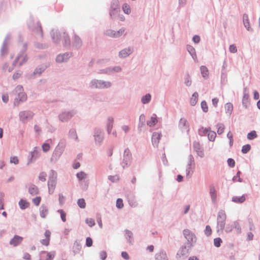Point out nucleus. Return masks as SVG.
Returning <instances> with one entry per match:
<instances>
[{
	"label": "nucleus",
	"mask_w": 260,
	"mask_h": 260,
	"mask_svg": "<svg viewBox=\"0 0 260 260\" xmlns=\"http://www.w3.org/2000/svg\"><path fill=\"white\" fill-rule=\"evenodd\" d=\"M51 37L54 43L58 44L62 39V44L64 47L69 48L71 46V41L69 35L64 29L60 30L52 29L50 32Z\"/></svg>",
	"instance_id": "1"
},
{
	"label": "nucleus",
	"mask_w": 260,
	"mask_h": 260,
	"mask_svg": "<svg viewBox=\"0 0 260 260\" xmlns=\"http://www.w3.org/2000/svg\"><path fill=\"white\" fill-rule=\"evenodd\" d=\"M67 145V141L65 139H61L58 145L55 148L52 155L50 158V161L53 163H56L62 154Z\"/></svg>",
	"instance_id": "2"
},
{
	"label": "nucleus",
	"mask_w": 260,
	"mask_h": 260,
	"mask_svg": "<svg viewBox=\"0 0 260 260\" xmlns=\"http://www.w3.org/2000/svg\"><path fill=\"white\" fill-rule=\"evenodd\" d=\"M112 85V83L109 81H105L93 79L91 80L89 83V87L90 89H108Z\"/></svg>",
	"instance_id": "3"
},
{
	"label": "nucleus",
	"mask_w": 260,
	"mask_h": 260,
	"mask_svg": "<svg viewBox=\"0 0 260 260\" xmlns=\"http://www.w3.org/2000/svg\"><path fill=\"white\" fill-rule=\"evenodd\" d=\"M226 216L225 211L223 210H220L218 211L217 217V233L219 235L223 233L225 225V220Z\"/></svg>",
	"instance_id": "4"
},
{
	"label": "nucleus",
	"mask_w": 260,
	"mask_h": 260,
	"mask_svg": "<svg viewBox=\"0 0 260 260\" xmlns=\"http://www.w3.org/2000/svg\"><path fill=\"white\" fill-rule=\"evenodd\" d=\"M57 172L53 170H51L49 174V178L47 183L48 193L50 194H53L54 191L57 183Z\"/></svg>",
	"instance_id": "5"
},
{
	"label": "nucleus",
	"mask_w": 260,
	"mask_h": 260,
	"mask_svg": "<svg viewBox=\"0 0 260 260\" xmlns=\"http://www.w3.org/2000/svg\"><path fill=\"white\" fill-rule=\"evenodd\" d=\"M93 137L95 145L101 146L105 138V134L103 131L100 128L95 127L93 129Z\"/></svg>",
	"instance_id": "6"
},
{
	"label": "nucleus",
	"mask_w": 260,
	"mask_h": 260,
	"mask_svg": "<svg viewBox=\"0 0 260 260\" xmlns=\"http://www.w3.org/2000/svg\"><path fill=\"white\" fill-rule=\"evenodd\" d=\"M132 160V154L130 150L127 148L123 152V158L121 165L123 169L127 168L131 166Z\"/></svg>",
	"instance_id": "7"
},
{
	"label": "nucleus",
	"mask_w": 260,
	"mask_h": 260,
	"mask_svg": "<svg viewBox=\"0 0 260 260\" xmlns=\"http://www.w3.org/2000/svg\"><path fill=\"white\" fill-rule=\"evenodd\" d=\"M183 234L187 241L186 244L188 245L189 247H192L197 241V237L194 234L188 229H184Z\"/></svg>",
	"instance_id": "8"
},
{
	"label": "nucleus",
	"mask_w": 260,
	"mask_h": 260,
	"mask_svg": "<svg viewBox=\"0 0 260 260\" xmlns=\"http://www.w3.org/2000/svg\"><path fill=\"white\" fill-rule=\"evenodd\" d=\"M195 168L194 159L192 154L188 156V161L186 165V175L187 177L190 178L193 173V170Z\"/></svg>",
	"instance_id": "9"
},
{
	"label": "nucleus",
	"mask_w": 260,
	"mask_h": 260,
	"mask_svg": "<svg viewBox=\"0 0 260 260\" xmlns=\"http://www.w3.org/2000/svg\"><path fill=\"white\" fill-rule=\"evenodd\" d=\"M34 115V113L30 110L21 111L19 113V120L23 123H26L28 121L31 120Z\"/></svg>",
	"instance_id": "10"
},
{
	"label": "nucleus",
	"mask_w": 260,
	"mask_h": 260,
	"mask_svg": "<svg viewBox=\"0 0 260 260\" xmlns=\"http://www.w3.org/2000/svg\"><path fill=\"white\" fill-rule=\"evenodd\" d=\"M76 114V111L71 110L68 111H64L58 115V118L60 121L63 122L68 121Z\"/></svg>",
	"instance_id": "11"
},
{
	"label": "nucleus",
	"mask_w": 260,
	"mask_h": 260,
	"mask_svg": "<svg viewBox=\"0 0 260 260\" xmlns=\"http://www.w3.org/2000/svg\"><path fill=\"white\" fill-rule=\"evenodd\" d=\"M13 92L17 95L16 98L18 99L21 102H24L27 100V95L23 91V87L21 85H17Z\"/></svg>",
	"instance_id": "12"
},
{
	"label": "nucleus",
	"mask_w": 260,
	"mask_h": 260,
	"mask_svg": "<svg viewBox=\"0 0 260 260\" xmlns=\"http://www.w3.org/2000/svg\"><path fill=\"white\" fill-rule=\"evenodd\" d=\"M191 247H189L187 244L182 245L177 253V258H184L187 257Z\"/></svg>",
	"instance_id": "13"
},
{
	"label": "nucleus",
	"mask_w": 260,
	"mask_h": 260,
	"mask_svg": "<svg viewBox=\"0 0 260 260\" xmlns=\"http://www.w3.org/2000/svg\"><path fill=\"white\" fill-rule=\"evenodd\" d=\"M27 49V44L26 43H24L23 45V47L21 48L19 54H21L20 61L19 62L18 66L20 67L22 66L23 64L26 63L28 60V58L27 55L25 53V51Z\"/></svg>",
	"instance_id": "14"
},
{
	"label": "nucleus",
	"mask_w": 260,
	"mask_h": 260,
	"mask_svg": "<svg viewBox=\"0 0 260 260\" xmlns=\"http://www.w3.org/2000/svg\"><path fill=\"white\" fill-rule=\"evenodd\" d=\"M179 127L183 133L186 132L188 134L189 131V125L187 121L183 118H181L179 122Z\"/></svg>",
	"instance_id": "15"
},
{
	"label": "nucleus",
	"mask_w": 260,
	"mask_h": 260,
	"mask_svg": "<svg viewBox=\"0 0 260 260\" xmlns=\"http://www.w3.org/2000/svg\"><path fill=\"white\" fill-rule=\"evenodd\" d=\"M133 51V47L129 46L120 51L118 53V56L120 58H125L131 55Z\"/></svg>",
	"instance_id": "16"
},
{
	"label": "nucleus",
	"mask_w": 260,
	"mask_h": 260,
	"mask_svg": "<svg viewBox=\"0 0 260 260\" xmlns=\"http://www.w3.org/2000/svg\"><path fill=\"white\" fill-rule=\"evenodd\" d=\"M72 56V53L71 52H66L63 54H59L56 56V61L58 63L67 62Z\"/></svg>",
	"instance_id": "17"
},
{
	"label": "nucleus",
	"mask_w": 260,
	"mask_h": 260,
	"mask_svg": "<svg viewBox=\"0 0 260 260\" xmlns=\"http://www.w3.org/2000/svg\"><path fill=\"white\" fill-rule=\"evenodd\" d=\"M82 45V41L81 38L75 34L72 38V46L77 49H80Z\"/></svg>",
	"instance_id": "18"
},
{
	"label": "nucleus",
	"mask_w": 260,
	"mask_h": 260,
	"mask_svg": "<svg viewBox=\"0 0 260 260\" xmlns=\"http://www.w3.org/2000/svg\"><path fill=\"white\" fill-rule=\"evenodd\" d=\"M193 150L197 152L198 155L201 157L204 156V153L203 148L201 147L199 142H194L193 143Z\"/></svg>",
	"instance_id": "19"
},
{
	"label": "nucleus",
	"mask_w": 260,
	"mask_h": 260,
	"mask_svg": "<svg viewBox=\"0 0 260 260\" xmlns=\"http://www.w3.org/2000/svg\"><path fill=\"white\" fill-rule=\"evenodd\" d=\"M10 39V35L8 34L5 37V40L3 43L1 49V54L2 56H4L8 53L7 42Z\"/></svg>",
	"instance_id": "20"
},
{
	"label": "nucleus",
	"mask_w": 260,
	"mask_h": 260,
	"mask_svg": "<svg viewBox=\"0 0 260 260\" xmlns=\"http://www.w3.org/2000/svg\"><path fill=\"white\" fill-rule=\"evenodd\" d=\"M161 136V133H159L157 132H154L152 134L151 137V141L152 145L155 147H157L159 140L160 139Z\"/></svg>",
	"instance_id": "21"
},
{
	"label": "nucleus",
	"mask_w": 260,
	"mask_h": 260,
	"mask_svg": "<svg viewBox=\"0 0 260 260\" xmlns=\"http://www.w3.org/2000/svg\"><path fill=\"white\" fill-rule=\"evenodd\" d=\"M28 26L38 35H40L41 37H43V30L40 22H37V25L35 27H31L30 23H28Z\"/></svg>",
	"instance_id": "22"
},
{
	"label": "nucleus",
	"mask_w": 260,
	"mask_h": 260,
	"mask_svg": "<svg viewBox=\"0 0 260 260\" xmlns=\"http://www.w3.org/2000/svg\"><path fill=\"white\" fill-rule=\"evenodd\" d=\"M209 193L211 197V201L213 204L216 203L217 193L216 190L214 185H211L209 186Z\"/></svg>",
	"instance_id": "23"
},
{
	"label": "nucleus",
	"mask_w": 260,
	"mask_h": 260,
	"mask_svg": "<svg viewBox=\"0 0 260 260\" xmlns=\"http://www.w3.org/2000/svg\"><path fill=\"white\" fill-rule=\"evenodd\" d=\"M243 23L247 30L249 31H253V29L250 27L248 16L247 14L245 13L243 15Z\"/></svg>",
	"instance_id": "24"
},
{
	"label": "nucleus",
	"mask_w": 260,
	"mask_h": 260,
	"mask_svg": "<svg viewBox=\"0 0 260 260\" xmlns=\"http://www.w3.org/2000/svg\"><path fill=\"white\" fill-rule=\"evenodd\" d=\"M22 240V237L18 235H15L14 237L10 240V244L14 246H17L21 243Z\"/></svg>",
	"instance_id": "25"
},
{
	"label": "nucleus",
	"mask_w": 260,
	"mask_h": 260,
	"mask_svg": "<svg viewBox=\"0 0 260 260\" xmlns=\"http://www.w3.org/2000/svg\"><path fill=\"white\" fill-rule=\"evenodd\" d=\"M46 67L43 66H39L36 68L32 74L30 75L29 78H34L35 76L37 74L41 75L44 72Z\"/></svg>",
	"instance_id": "26"
},
{
	"label": "nucleus",
	"mask_w": 260,
	"mask_h": 260,
	"mask_svg": "<svg viewBox=\"0 0 260 260\" xmlns=\"http://www.w3.org/2000/svg\"><path fill=\"white\" fill-rule=\"evenodd\" d=\"M38 157L39 152L37 151L34 150V151L30 152L28 156L27 165L36 160Z\"/></svg>",
	"instance_id": "27"
},
{
	"label": "nucleus",
	"mask_w": 260,
	"mask_h": 260,
	"mask_svg": "<svg viewBox=\"0 0 260 260\" xmlns=\"http://www.w3.org/2000/svg\"><path fill=\"white\" fill-rule=\"evenodd\" d=\"M187 50L188 52V53L190 54V55L191 56L193 59L194 60V61L197 62L198 59L197 56L196 52L195 49L190 45H187Z\"/></svg>",
	"instance_id": "28"
},
{
	"label": "nucleus",
	"mask_w": 260,
	"mask_h": 260,
	"mask_svg": "<svg viewBox=\"0 0 260 260\" xmlns=\"http://www.w3.org/2000/svg\"><path fill=\"white\" fill-rule=\"evenodd\" d=\"M246 195L243 194L242 196H234L232 198V201L238 204H242L244 203L246 200Z\"/></svg>",
	"instance_id": "29"
},
{
	"label": "nucleus",
	"mask_w": 260,
	"mask_h": 260,
	"mask_svg": "<svg viewBox=\"0 0 260 260\" xmlns=\"http://www.w3.org/2000/svg\"><path fill=\"white\" fill-rule=\"evenodd\" d=\"M40 216L45 218L48 214V209L47 207L44 205L41 206L39 209Z\"/></svg>",
	"instance_id": "30"
},
{
	"label": "nucleus",
	"mask_w": 260,
	"mask_h": 260,
	"mask_svg": "<svg viewBox=\"0 0 260 260\" xmlns=\"http://www.w3.org/2000/svg\"><path fill=\"white\" fill-rule=\"evenodd\" d=\"M28 192L32 196H35L39 193V188L36 185L31 184L28 187Z\"/></svg>",
	"instance_id": "31"
},
{
	"label": "nucleus",
	"mask_w": 260,
	"mask_h": 260,
	"mask_svg": "<svg viewBox=\"0 0 260 260\" xmlns=\"http://www.w3.org/2000/svg\"><path fill=\"white\" fill-rule=\"evenodd\" d=\"M155 257L156 260H168L166 252L164 250L156 253Z\"/></svg>",
	"instance_id": "32"
},
{
	"label": "nucleus",
	"mask_w": 260,
	"mask_h": 260,
	"mask_svg": "<svg viewBox=\"0 0 260 260\" xmlns=\"http://www.w3.org/2000/svg\"><path fill=\"white\" fill-rule=\"evenodd\" d=\"M82 248V246L80 242L77 240L74 243L73 246V251L75 254L79 253Z\"/></svg>",
	"instance_id": "33"
},
{
	"label": "nucleus",
	"mask_w": 260,
	"mask_h": 260,
	"mask_svg": "<svg viewBox=\"0 0 260 260\" xmlns=\"http://www.w3.org/2000/svg\"><path fill=\"white\" fill-rule=\"evenodd\" d=\"M46 254V257L45 260H53L55 256V251L48 252L46 251H42L40 252V254Z\"/></svg>",
	"instance_id": "34"
},
{
	"label": "nucleus",
	"mask_w": 260,
	"mask_h": 260,
	"mask_svg": "<svg viewBox=\"0 0 260 260\" xmlns=\"http://www.w3.org/2000/svg\"><path fill=\"white\" fill-rule=\"evenodd\" d=\"M114 122V118L112 117H109L107 120V130L108 134L111 133L113 128V124Z\"/></svg>",
	"instance_id": "35"
},
{
	"label": "nucleus",
	"mask_w": 260,
	"mask_h": 260,
	"mask_svg": "<svg viewBox=\"0 0 260 260\" xmlns=\"http://www.w3.org/2000/svg\"><path fill=\"white\" fill-rule=\"evenodd\" d=\"M125 232V237L126 239L127 240V242L131 244L133 243V233L128 230H125L124 231Z\"/></svg>",
	"instance_id": "36"
},
{
	"label": "nucleus",
	"mask_w": 260,
	"mask_h": 260,
	"mask_svg": "<svg viewBox=\"0 0 260 260\" xmlns=\"http://www.w3.org/2000/svg\"><path fill=\"white\" fill-rule=\"evenodd\" d=\"M157 122V119L156 115L155 114H153V116L151 117L150 120L147 121V124L149 127H152L154 126Z\"/></svg>",
	"instance_id": "37"
},
{
	"label": "nucleus",
	"mask_w": 260,
	"mask_h": 260,
	"mask_svg": "<svg viewBox=\"0 0 260 260\" xmlns=\"http://www.w3.org/2000/svg\"><path fill=\"white\" fill-rule=\"evenodd\" d=\"M19 205L21 209L24 210L28 207L29 203L25 200L21 199L19 202Z\"/></svg>",
	"instance_id": "38"
},
{
	"label": "nucleus",
	"mask_w": 260,
	"mask_h": 260,
	"mask_svg": "<svg viewBox=\"0 0 260 260\" xmlns=\"http://www.w3.org/2000/svg\"><path fill=\"white\" fill-rule=\"evenodd\" d=\"M69 137L71 139H74L76 141H78V137L75 128H71L69 132Z\"/></svg>",
	"instance_id": "39"
},
{
	"label": "nucleus",
	"mask_w": 260,
	"mask_h": 260,
	"mask_svg": "<svg viewBox=\"0 0 260 260\" xmlns=\"http://www.w3.org/2000/svg\"><path fill=\"white\" fill-rule=\"evenodd\" d=\"M151 100V95L150 93H147L141 98V102L143 104H148Z\"/></svg>",
	"instance_id": "40"
},
{
	"label": "nucleus",
	"mask_w": 260,
	"mask_h": 260,
	"mask_svg": "<svg viewBox=\"0 0 260 260\" xmlns=\"http://www.w3.org/2000/svg\"><path fill=\"white\" fill-rule=\"evenodd\" d=\"M198 96H199V94L197 92H194L192 94V96L190 98V104L191 106H193L196 105V104H197V102L198 101Z\"/></svg>",
	"instance_id": "41"
},
{
	"label": "nucleus",
	"mask_w": 260,
	"mask_h": 260,
	"mask_svg": "<svg viewBox=\"0 0 260 260\" xmlns=\"http://www.w3.org/2000/svg\"><path fill=\"white\" fill-rule=\"evenodd\" d=\"M225 110L226 113L230 115L233 110V105L231 103H228L225 105Z\"/></svg>",
	"instance_id": "42"
},
{
	"label": "nucleus",
	"mask_w": 260,
	"mask_h": 260,
	"mask_svg": "<svg viewBox=\"0 0 260 260\" xmlns=\"http://www.w3.org/2000/svg\"><path fill=\"white\" fill-rule=\"evenodd\" d=\"M246 89H247L246 87H245L244 88V94H243V99H242V104H243V106L245 107H247L246 104L248 102V97H249L248 94L246 93Z\"/></svg>",
	"instance_id": "43"
},
{
	"label": "nucleus",
	"mask_w": 260,
	"mask_h": 260,
	"mask_svg": "<svg viewBox=\"0 0 260 260\" xmlns=\"http://www.w3.org/2000/svg\"><path fill=\"white\" fill-rule=\"evenodd\" d=\"M200 70L203 77L206 79L208 76V69L206 66H202L200 68Z\"/></svg>",
	"instance_id": "44"
},
{
	"label": "nucleus",
	"mask_w": 260,
	"mask_h": 260,
	"mask_svg": "<svg viewBox=\"0 0 260 260\" xmlns=\"http://www.w3.org/2000/svg\"><path fill=\"white\" fill-rule=\"evenodd\" d=\"M145 123V116L144 114H142L139 117V122L138 124V128L143 127Z\"/></svg>",
	"instance_id": "45"
},
{
	"label": "nucleus",
	"mask_w": 260,
	"mask_h": 260,
	"mask_svg": "<svg viewBox=\"0 0 260 260\" xmlns=\"http://www.w3.org/2000/svg\"><path fill=\"white\" fill-rule=\"evenodd\" d=\"M110 8L113 9L114 11L120 9V7L119 5V1L113 0L111 4Z\"/></svg>",
	"instance_id": "46"
},
{
	"label": "nucleus",
	"mask_w": 260,
	"mask_h": 260,
	"mask_svg": "<svg viewBox=\"0 0 260 260\" xmlns=\"http://www.w3.org/2000/svg\"><path fill=\"white\" fill-rule=\"evenodd\" d=\"M257 135L255 131H252L248 133L247 138L250 140H252L257 138Z\"/></svg>",
	"instance_id": "47"
},
{
	"label": "nucleus",
	"mask_w": 260,
	"mask_h": 260,
	"mask_svg": "<svg viewBox=\"0 0 260 260\" xmlns=\"http://www.w3.org/2000/svg\"><path fill=\"white\" fill-rule=\"evenodd\" d=\"M217 128V133L218 135H221L224 130V125L223 123H219L216 125Z\"/></svg>",
	"instance_id": "48"
},
{
	"label": "nucleus",
	"mask_w": 260,
	"mask_h": 260,
	"mask_svg": "<svg viewBox=\"0 0 260 260\" xmlns=\"http://www.w3.org/2000/svg\"><path fill=\"white\" fill-rule=\"evenodd\" d=\"M216 136V134L214 131H209L208 133V138L209 141H214Z\"/></svg>",
	"instance_id": "49"
},
{
	"label": "nucleus",
	"mask_w": 260,
	"mask_h": 260,
	"mask_svg": "<svg viewBox=\"0 0 260 260\" xmlns=\"http://www.w3.org/2000/svg\"><path fill=\"white\" fill-rule=\"evenodd\" d=\"M76 176L79 181H81L86 177L87 174L84 172L81 171L77 173Z\"/></svg>",
	"instance_id": "50"
},
{
	"label": "nucleus",
	"mask_w": 260,
	"mask_h": 260,
	"mask_svg": "<svg viewBox=\"0 0 260 260\" xmlns=\"http://www.w3.org/2000/svg\"><path fill=\"white\" fill-rule=\"evenodd\" d=\"M210 128H204L202 127L199 129V134L200 136H205L208 134Z\"/></svg>",
	"instance_id": "51"
},
{
	"label": "nucleus",
	"mask_w": 260,
	"mask_h": 260,
	"mask_svg": "<svg viewBox=\"0 0 260 260\" xmlns=\"http://www.w3.org/2000/svg\"><path fill=\"white\" fill-rule=\"evenodd\" d=\"M78 206L82 209H84L86 207V203L84 199H79L77 201Z\"/></svg>",
	"instance_id": "52"
},
{
	"label": "nucleus",
	"mask_w": 260,
	"mask_h": 260,
	"mask_svg": "<svg viewBox=\"0 0 260 260\" xmlns=\"http://www.w3.org/2000/svg\"><path fill=\"white\" fill-rule=\"evenodd\" d=\"M228 81L227 75L224 72L221 71V84H225Z\"/></svg>",
	"instance_id": "53"
},
{
	"label": "nucleus",
	"mask_w": 260,
	"mask_h": 260,
	"mask_svg": "<svg viewBox=\"0 0 260 260\" xmlns=\"http://www.w3.org/2000/svg\"><path fill=\"white\" fill-rule=\"evenodd\" d=\"M251 149V146L250 144H246L243 145L242 147L241 152L243 154L248 153Z\"/></svg>",
	"instance_id": "54"
},
{
	"label": "nucleus",
	"mask_w": 260,
	"mask_h": 260,
	"mask_svg": "<svg viewBox=\"0 0 260 260\" xmlns=\"http://www.w3.org/2000/svg\"><path fill=\"white\" fill-rule=\"evenodd\" d=\"M122 8L124 13L129 14L131 13V8L128 4L126 3L124 4Z\"/></svg>",
	"instance_id": "55"
},
{
	"label": "nucleus",
	"mask_w": 260,
	"mask_h": 260,
	"mask_svg": "<svg viewBox=\"0 0 260 260\" xmlns=\"http://www.w3.org/2000/svg\"><path fill=\"white\" fill-rule=\"evenodd\" d=\"M191 77L188 74H187L185 78L184 84L186 86H190L191 85Z\"/></svg>",
	"instance_id": "56"
},
{
	"label": "nucleus",
	"mask_w": 260,
	"mask_h": 260,
	"mask_svg": "<svg viewBox=\"0 0 260 260\" xmlns=\"http://www.w3.org/2000/svg\"><path fill=\"white\" fill-rule=\"evenodd\" d=\"M111 67L106 68L104 69L100 70L99 72V74H111Z\"/></svg>",
	"instance_id": "57"
},
{
	"label": "nucleus",
	"mask_w": 260,
	"mask_h": 260,
	"mask_svg": "<svg viewBox=\"0 0 260 260\" xmlns=\"http://www.w3.org/2000/svg\"><path fill=\"white\" fill-rule=\"evenodd\" d=\"M201 106L202 110L204 112L206 113L208 111V107L207 104V103L205 101H203L201 102Z\"/></svg>",
	"instance_id": "58"
},
{
	"label": "nucleus",
	"mask_w": 260,
	"mask_h": 260,
	"mask_svg": "<svg viewBox=\"0 0 260 260\" xmlns=\"http://www.w3.org/2000/svg\"><path fill=\"white\" fill-rule=\"evenodd\" d=\"M57 212L60 213L62 221L65 222L66 221V213L62 209H59L57 210Z\"/></svg>",
	"instance_id": "59"
},
{
	"label": "nucleus",
	"mask_w": 260,
	"mask_h": 260,
	"mask_svg": "<svg viewBox=\"0 0 260 260\" xmlns=\"http://www.w3.org/2000/svg\"><path fill=\"white\" fill-rule=\"evenodd\" d=\"M222 242V240L220 238H216L214 239V245L216 247H219Z\"/></svg>",
	"instance_id": "60"
},
{
	"label": "nucleus",
	"mask_w": 260,
	"mask_h": 260,
	"mask_svg": "<svg viewBox=\"0 0 260 260\" xmlns=\"http://www.w3.org/2000/svg\"><path fill=\"white\" fill-rule=\"evenodd\" d=\"M234 227L236 229L237 234H240L241 233V228L237 221H235L234 222Z\"/></svg>",
	"instance_id": "61"
},
{
	"label": "nucleus",
	"mask_w": 260,
	"mask_h": 260,
	"mask_svg": "<svg viewBox=\"0 0 260 260\" xmlns=\"http://www.w3.org/2000/svg\"><path fill=\"white\" fill-rule=\"evenodd\" d=\"M125 28H121L118 31H115V38L120 37L124 32Z\"/></svg>",
	"instance_id": "62"
},
{
	"label": "nucleus",
	"mask_w": 260,
	"mask_h": 260,
	"mask_svg": "<svg viewBox=\"0 0 260 260\" xmlns=\"http://www.w3.org/2000/svg\"><path fill=\"white\" fill-rule=\"evenodd\" d=\"M105 34L109 37L115 38V30L112 29H107L105 31Z\"/></svg>",
	"instance_id": "63"
},
{
	"label": "nucleus",
	"mask_w": 260,
	"mask_h": 260,
	"mask_svg": "<svg viewBox=\"0 0 260 260\" xmlns=\"http://www.w3.org/2000/svg\"><path fill=\"white\" fill-rule=\"evenodd\" d=\"M116 206L118 209L122 208L123 207V200L120 198L117 199Z\"/></svg>",
	"instance_id": "64"
}]
</instances>
